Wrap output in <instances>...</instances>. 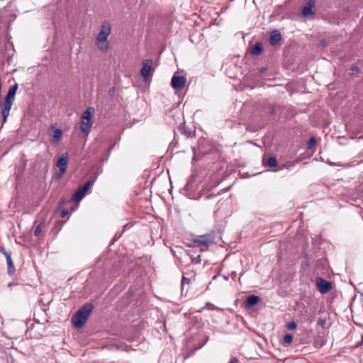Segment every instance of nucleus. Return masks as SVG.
<instances>
[{
    "mask_svg": "<svg viewBox=\"0 0 363 363\" xmlns=\"http://www.w3.org/2000/svg\"><path fill=\"white\" fill-rule=\"evenodd\" d=\"M238 360L236 357H232L229 363H238Z\"/></svg>",
    "mask_w": 363,
    "mask_h": 363,
    "instance_id": "393cba45",
    "label": "nucleus"
},
{
    "mask_svg": "<svg viewBox=\"0 0 363 363\" xmlns=\"http://www.w3.org/2000/svg\"><path fill=\"white\" fill-rule=\"evenodd\" d=\"M67 213V211L65 210H63V211L62 212V215H61L62 217H65Z\"/></svg>",
    "mask_w": 363,
    "mask_h": 363,
    "instance_id": "cd10ccee",
    "label": "nucleus"
},
{
    "mask_svg": "<svg viewBox=\"0 0 363 363\" xmlns=\"http://www.w3.org/2000/svg\"><path fill=\"white\" fill-rule=\"evenodd\" d=\"M15 271L13 263L8 264V272L9 274H12Z\"/></svg>",
    "mask_w": 363,
    "mask_h": 363,
    "instance_id": "4be33fe9",
    "label": "nucleus"
},
{
    "mask_svg": "<svg viewBox=\"0 0 363 363\" xmlns=\"http://www.w3.org/2000/svg\"><path fill=\"white\" fill-rule=\"evenodd\" d=\"M189 284H190V279L185 277H182V291L184 290V285Z\"/></svg>",
    "mask_w": 363,
    "mask_h": 363,
    "instance_id": "aec40b11",
    "label": "nucleus"
},
{
    "mask_svg": "<svg viewBox=\"0 0 363 363\" xmlns=\"http://www.w3.org/2000/svg\"><path fill=\"white\" fill-rule=\"evenodd\" d=\"M186 79L184 76H179L174 74L172 81L171 85L174 89H182L185 86Z\"/></svg>",
    "mask_w": 363,
    "mask_h": 363,
    "instance_id": "1a4fd4ad",
    "label": "nucleus"
},
{
    "mask_svg": "<svg viewBox=\"0 0 363 363\" xmlns=\"http://www.w3.org/2000/svg\"><path fill=\"white\" fill-rule=\"evenodd\" d=\"M297 325L294 321H291L287 324V328L289 330H294L296 328Z\"/></svg>",
    "mask_w": 363,
    "mask_h": 363,
    "instance_id": "412c9836",
    "label": "nucleus"
},
{
    "mask_svg": "<svg viewBox=\"0 0 363 363\" xmlns=\"http://www.w3.org/2000/svg\"><path fill=\"white\" fill-rule=\"evenodd\" d=\"M51 129L52 130V142L54 143H57L60 141V138H62V131L61 129L55 128L54 127H52Z\"/></svg>",
    "mask_w": 363,
    "mask_h": 363,
    "instance_id": "ddd939ff",
    "label": "nucleus"
},
{
    "mask_svg": "<svg viewBox=\"0 0 363 363\" xmlns=\"http://www.w3.org/2000/svg\"><path fill=\"white\" fill-rule=\"evenodd\" d=\"M259 301V298L257 296L255 295H250L247 296L246 301H245V306L247 307H251L257 305Z\"/></svg>",
    "mask_w": 363,
    "mask_h": 363,
    "instance_id": "f8f14e48",
    "label": "nucleus"
},
{
    "mask_svg": "<svg viewBox=\"0 0 363 363\" xmlns=\"http://www.w3.org/2000/svg\"><path fill=\"white\" fill-rule=\"evenodd\" d=\"M94 113V109L91 107H89L82 113L80 121V129L81 131L87 135L92 126V117Z\"/></svg>",
    "mask_w": 363,
    "mask_h": 363,
    "instance_id": "20e7f679",
    "label": "nucleus"
},
{
    "mask_svg": "<svg viewBox=\"0 0 363 363\" xmlns=\"http://www.w3.org/2000/svg\"><path fill=\"white\" fill-rule=\"evenodd\" d=\"M45 226L44 223H40L35 229L34 235L35 236H39Z\"/></svg>",
    "mask_w": 363,
    "mask_h": 363,
    "instance_id": "f3484780",
    "label": "nucleus"
},
{
    "mask_svg": "<svg viewBox=\"0 0 363 363\" xmlns=\"http://www.w3.org/2000/svg\"><path fill=\"white\" fill-rule=\"evenodd\" d=\"M92 310L93 305L91 303L83 306L72 318L73 325L76 328H81L87 320Z\"/></svg>",
    "mask_w": 363,
    "mask_h": 363,
    "instance_id": "7ed1b4c3",
    "label": "nucleus"
},
{
    "mask_svg": "<svg viewBox=\"0 0 363 363\" xmlns=\"http://www.w3.org/2000/svg\"><path fill=\"white\" fill-rule=\"evenodd\" d=\"M214 234L209 233L202 235H197L194 238V242L198 245L207 247L214 242Z\"/></svg>",
    "mask_w": 363,
    "mask_h": 363,
    "instance_id": "423d86ee",
    "label": "nucleus"
},
{
    "mask_svg": "<svg viewBox=\"0 0 363 363\" xmlns=\"http://www.w3.org/2000/svg\"><path fill=\"white\" fill-rule=\"evenodd\" d=\"M7 264L13 263L11 259V256L6 259Z\"/></svg>",
    "mask_w": 363,
    "mask_h": 363,
    "instance_id": "a878e982",
    "label": "nucleus"
},
{
    "mask_svg": "<svg viewBox=\"0 0 363 363\" xmlns=\"http://www.w3.org/2000/svg\"><path fill=\"white\" fill-rule=\"evenodd\" d=\"M317 286L318 288L319 291L321 294H325L331 290L332 284L331 282L322 279L321 277H318L315 279Z\"/></svg>",
    "mask_w": 363,
    "mask_h": 363,
    "instance_id": "6e6552de",
    "label": "nucleus"
},
{
    "mask_svg": "<svg viewBox=\"0 0 363 363\" xmlns=\"http://www.w3.org/2000/svg\"><path fill=\"white\" fill-rule=\"evenodd\" d=\"M68 154L63 153L62 156L57 160V167L59 172L57 173V177H61L65 172L68 164Z\"/></svg>",
    "mask_w": 363,
    "mask_h": 363,
    "instance_id": "0eeeda50",
    "label": "nucleus"
},
{
    "mask_svg": "<svg viewBox=\"0 0 363 363\" xmlns=\"http://www.w3.org/2000/svg\"><path fill=\"white\" fill-rule=\"evenodd\" d=\"M152 61L151 60H145L143 62V67L141 69V75L147 79L149 77L150 71L152 69Z\"/></svg>",
    "mask_w": 363,
    "mask_h": 363,
    "instance_id": "9d476101",
    "label": "nucleus"
},
{
    "mask_svg": "<svg viewBox=\"0 0 363 363\" xmlns=\"http://www.w3.org/2000/svg\"><path fill=\"white\" fill-rule=\"evenodd\" d=\"M325 323V320H318V324L321 326H324Z\"/></svg>",
    "mask_w": 363,
    "mask_h": 363,
    "instance_id": "bb28decb",
    "label": "nucleus"
},
{
    "mask_svg": "<svg viewBox=\"0 0 363 363\" xmlns=\"http://www.w3.org/2000/svg\"><path fill=\"white\" fill-rule=\"evenodd\" d=\"M93 184V182L87 181L81 187H79L72 195V200L74 202H79L86 195L87 191Z\"/></svg>",
    "mask_w": 363,
    "mask_h": 363,
    "instance_id": "39448f33",
    "label": "nucleus"
},
{
    "mask_svg": "<svg viewBox=\"0 0 363 363\" xmlns=\"http://www.w3.org/2000/svg\"><path fill=\"white\" fill-rule=\"evenodd\" d=\"M281 33L279 30H275L272 32L270 38H269V43L272 45H275L281 40Z\"/></svg>",
    "mask_w": 363,
    "mask_h": 363,
    "instance_id": "9b49d317",
    "label": "nucleus"
},
{
    "mask_svg": "<svg viewBox=\"0 0 363 363\" xmlns=\"http://www.w3.org/2000/svg\"><path fill=\"white\" fill-rule=\"evenodd\" d=\"M351 71L352 72V73H354V72H358L359 71V69L357 66H353L352 68H351Z\"/></svg>",
    "mask_w": 363,
    "mask_h": 363,
    "instance_id": "b1692460",
    "label": "nucleus"
},
{
    "mask_svg": "<svg viewBox=\"0 0 363 363\" xmlns=\"http://www.w3.org/2000/svg\"><path fill=\"white\" fill-rule=\"evenodd\" d=\"M262 51V45L260 43H256L252 48V53L255 55H259Z\"/></svg>",
    "mask_w": 363,
    "mask_h": 363,
    "instance_id": "2eb2a0df",
    "label": "nucleus"
},
{
    "mask_svg": "<svg viewBox=\"0 0 363 363\" xmlns=\"http://www.w3.org/2000/svg\"><path fill=\"white\" fill-rule=\"evenodd\" d=\"M293 341V336L291 334H286L283 339V343L284 345H289Z\"/></svg>",
    "mask_w": 363,
    "mask_h": 363,
    "instance_id": "a211bd4d",
    "label": "nucleus"
},
{
    "mask_svg": "<svg viewBox=\"0 0 363 363\" xmlns=\"http://www.w3.org/2000/svg\"><path fill=\"white\" fill-rule=\"evenodd\" d=\"M1 252L4 254V255L5 256L6 259H7L8 257H11V254L9 252H8L6 250H5L4 248H2L1 250Z\"/></svg>",
    "mask_w": 363,
    "mask_h": 363,
    "instance_id": "5701e85b",
    "label": "nucleus"
},
{
    "mask_svg": "<svg viewBox=\"0 0 363 363\" xmlns=\"http://www.w3.org/2000/svg\"><path fill=\"white\" fill-rule=\"evenodd\" d=\"M316 143L315 139L313 137H311L307 143V147L308 149L313 148Z\"/></svg>",
    "mask_w": 363,
    "mask_h": 363,
    "instance_id": "6ab92c4d",
    "label": "nucleus"
},
{
    "mask_svg": "<svg viewBox=\"0 0 363 363\" xmlns=\"http://www.w3.org/2000/svg\"><path fill=\"white\" fill-rule=\"evenodd\" d=\"M277 164V159L274 157H269L265 163V165L269 167H275Z\"/></svg>",
    "mask_w": 363,
    "mask_h": 363,
    "instance_id": "dca6fc26",
    "label": "nucleus"
},
{
    "mask_svg": "<svg viewBox=\"0 0 363 363\" xmlns=\"http://www.w3.org/2000/svg\"><path fill=\"white\" fill-rule=\"evenodd\" d=\"M18 84H15L11 86L8 91L6 96L4 99L3 107L1 110V116L3 118V123L7 121V118L9 116L10 111L15 99V96L18 89Z\"/></svg>",
    "mask_w": 363,
    "mask_h": 363,
    "instance_id": "f03ea898",
    "label": "nucleus"
},
{
    "mask_svg": "<svg viewBox=\"0 0 363 363\" xmlns=\"http://www.w3.org/2000/svg\"><path fill=\"white\" fill-rule=\"evenodd\" d=\"M111 31V23L108 21L103 22L101 26L100 31L96 38V45L101 52H106L109 48L107 40Z\"/></svg>",
    "mask_w": 363,
    "mask_h": 363,
    "instance_id": "f257e3e1",
    "label": "nucleus"
},
{
    "mask_svg": "<svg viewBox=\"0 0 363 363\" xmlns=\"http://www.w3.org/2000/svg\"><path fill=\"white\" fill-rule=\"evenodd\" d=\"M314 6V1L313 0L308 2V4L303 8L302 14L304 16H307L313 13L312 8Z\"/></svg>",
    "mask_w": 363,
    "mask_h": 363,
    "instance_id": "4468645a",
    "label": "nucleus"
}]
</instances>
